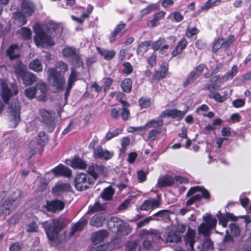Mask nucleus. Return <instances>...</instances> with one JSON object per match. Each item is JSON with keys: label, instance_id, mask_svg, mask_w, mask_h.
<instances>
[{"label": "nucleus", "instance_id": "51", "mask_svg": "<svg viewBox=\"0 0 251 251\" xmlns=\"http://www.w3.org/2000/svg\"><path fill=\"white\" fill-rule=\"evenodd\" d=\"M114 194V189H104L100 194V197L105 201H109L112 199Z\"/></svg>", "mask_w": 251, "mask_h": 251}, {"label": "nucleus", "instance_id": "1", "mask_svg": "<svg viewBox=\"0 0 251 251\" xmlns=\"http://www.w3.org/2000/svg\"><path fill=\"white\" fill-rule=\"evenodd\" d=\"M35 33L33 40L37 47L46 48L54 45L53 38L60 35L61 30L57 24L50 25L44 27L38 26L34 28Z\"/></svg>", "mask_w": 251, "mask_h": 251}, {"label": "nucleus", "instance_id": "35", "mask_svg": "<svg viewBox=\"0 0 251 251\" xmlns=\"http://www.w3.org/2000/svg\"><path fill=\"white\" fill-rule=\"evenodd\" d=\"M87 220L83 219L80 220L77 223L74 225L72 228V231L70 233L71 236H73L74 235L76 232L82 230L85 226L87 225Z\"/></svg>", "mask_w": 251, "mask_h": 251}, {"label": "nucleus", "instance_id": "8", "mask_svg": "<svg viewBox=\"0 0 251 251\" xmlns=\"http://www.w3.org/2000/svg\"><path fill=\"white\" fill-rule=\"evenodd\" d=\"M203 220L205 223H202L199 226V232L205 236H208L210 234V229L215 227L217 224L215 218H212L210 214H206L203 216Z\"/></svg>", "mask_w": 251, "mask_h": 251}, {"label": "nucleus", "instance_id": "55", "mask_svg": "<svg viewBox=\"0 0 251 251\" xmlns=\"http://www.w3.org/2000/svg\"><path fill=\"white\" fill-rule=\"evenodd\" d=\"M55 66V69H56L57 70L60 69L59 72H60L62 74H64L68 69L67 64L61 61L57 62Z\"/></svg>", "mask_w": 251, "mask_h": 251}, {"label": "nucleus", "instance_id": "61", "mask_svg": "<svg viewBox=\"0 0 251 251\" xmlns=\"http://www.w3.org/2000/svg\"><path fill=\"white\" fill-rule=\"evenodd\" d=\"M123 66L124 67V68L123 70V73L124 74L129 75L132 72L133 68L129 62H125L123 64Z\"/></svg>", "mask_w": 251, "mask_h": 251}, {"label": "nucleus", "instance_id": "13", "mask_svg": "<svg viewBox=\"0 0 251 251\" xmlns=\"http://www.w3.org/2000/svg\"><path fill=\"white\" fill-rule=\"evenodd\" d=\"M188 111V108L183 111H180L177 109H167L161 112L157 120H162L163 118L171 117L173 119L177 118V120H181L186 114Z\"/></svg>", "mask_w": 251, "mask_h": 251}, {"label": "nucleus", "instance_id": "56", "mask_svg": "<svg viewBox=\"0 0 251 251\" xmlns=\"http://www.w3.org/2000/svg\"><path fill=\"white\" fill-rule=\"evenodd\" d=\"M36 94V90L33 86L28 87L25 90V96L30 100L34 98Z\"/></svg>", "mask_w": 251, "mask_h": 251}, {"label": "nucleus", "instance_id": "14", "mask_svg": "<svg viewBox=\"0 0 251 251\" xmlns=\"http://www.w3.org/2000/svg\"><path fill=\"white\" fill-rule=\"evenodd\" d=\"M55 177H70L72 174L71 169L63 164L60 163L50 170Z\"/></svg>", "mask_w": 251, "mask_h": 251}, {"label": "nucleus", "instance_id": "12", "mask_svg": "<svg viewBox=\"0 0 251 251\" xmlns=\"http://www.w3.org/2000/svg\"><path fill=\"white\" fill-rule=\"evenodd\" d=\"M9 108L10 111L11 117V119L9 122V126L11 127L14 128L18 125L21 120V107L19 101L11 103Z\"/></svg>", "mask_w": 251, "mask_h": 251}, {"label": "nucleus", "instance_id": "5", "mask_svg": "<svg viewBox=\"0 0 251 251\" xmlns=\"http://www.w3.org/2000/svg\"><path fill=\"white\" fill-rule=\"evenodd\" d=\"M14 73L18 78L22 80L23 84L25 86L31 85L37 81L36 75L26 71L21 62L14 68Z\"/></svg>", "mask_w": 251, "mask_h": 251}, {"label": "nucleus", "instance_id": "40", "mask_svg": "<svg viewBox=\"0 0 251 251\" xmlns=\"http://www.w3.org/2000/svg\"><path fill=\"white\" fill-rule=\"evenodd\" d=\"M168 67L165 65H162L161 69L156 72V74L153 75L154 79L159 80L161 78H165L168 73Z\"/></svg>", "mask_w": 251, "mask_h": 251}, {"label": "nucleus", "instance_id": "10", "mask_svg": "<svg viewBox=\"0 0 251 251\" xmlns=\"http://www.w3.org/2000/svg\"><path fill=\"white\" fill-rule=\"evenodd\" d=\"M41 121L47 126L48 131L52 132L55 127V117L52 115L51 111L46 109H41L39 111Z\"/></svg>", "mask_w": 251, "mask_h": 251}, {"label": "nucleus", "instance_id": "11", "mask_svg": "<svg viewBox=\"0 0 251 251\" xmlns=\"http://www.w3.org/2000/svg\"><path fill=\"white\" fill-rule=\"evenodd\" d=\"M187 196L190 197L186 201V205L189 206L195 201L200 200L201 197L206 199L209 198L210 194L206 189H189Z\"/></svg>", "mask_w": 251, "mask_h": 251}, {"label": "nucleus", "instance_id": "47", "mask_svg": "<svg viewBox=\"0 0 251 251\" xmlns=\"http://www.w3.org/2000/svg\"><path fill=\"white\" fill-rule=\"evenodd\" d=\"M154 126L156 128L151 130L149 133L148 140L151 141H154L156 139L157 135L159 134L161 131V126H156V124H153Z\"/></svg>", "mask_w": 251, "mask_h": 251}, {"label": "nucleus", "instance_id": "15", "mask_svg": "<svg viewBox=\"0 0 251 251\" xmlns=\"http://www.w3.org/2000/svg\"><path fill=\"white\" fill-rule=\"evenodd\" d=\"M87 175L84 173L77 174L75 179V188H90L88 186V179H90Z\"/></svg>", "mask_w": 251, "mask_h": 251}, {"label": "nucleus", "instance_id": "17", "mask_svg": "<svg viewBox=\"0 0 251 251\" xmlns=\"http://www.w3.org/2000/svg\"><path fill=\"white\" fill-rule=\"evenodd\" d=\"M94 154L95 158L107 160L113 157V152L103 150L101 146H99L94 150Z\"/></svg>", "mask_w": 251, "mask_h": 251}, {"label": "nucleus", "instance_id": "20", "mask_svg": "<svg viewBox=\"0 0 251 251\" xmlns=\"http://www.w3.org/2000/svg\"><path fill=\"white\" fill-rule=\"evenodd\" d=\"M21 4V11L26 15L30 16L35 11L36 6L35 4L28 0H22Z\"/></svg>", "mask_w": 251, "mask_h": 251}, {"label": "nucleus", "instance_id": "27", "mask_svg": "<svg viewBox=\"0 0 251 251\" xmlns=\"http://www.w3.org/2000/svg\"><path fill=\"white\" fill-rule=\"evenodd\" d=\"M108 232L106 230H101L95 232L92 236V240L97 244L104 241L108 237Z\"/></svg>", "mask_w": 251, "mask_h": 251}, {"label": "nucleus", "instance_id": "45", "mask_svg": "<svg viewBox=\"0 0 251 251\" xmlns=\"http://www.w3.org/2000/svg\"><path fill=\"white\" fill-rule=\"evenodd\" d=\"M208 97L210 99H214L216 101L222 103L225 101L227 99V95L225 94L223 96L218 93H211L208 95Z\"/></svg>", "mask_w": 251, "mask_h": 251}, {"label": "nucleus", "instance_id": "28", "mask_svg": "<svg viewBox=\"0 0 251 251\" xmlns=\"http://www.w3.org/2000/svg\"><path fill=\"white\" fill-rule=\"evenodd\" d=\"M162 239L163 240V241H161V243L164 242L165 244L168 243H177L181 241V238L175 232L170 231L167 233L165 239Z\"/></svg>", "mask_w": 251, "mask_h": 251}, {"label": "nucleus", "instance_id": "49", "mask_svg": "<svg viewBox=\"0 0 251 251\" xmlns=\"http://www.w3.org/2000/svg\"><path fill=\"white\" fill-rule=\"evenodd\" d=\"M165 42L166 41L165 39L159 38L158 40L154 41L152 43H151L152 49L154 51L158 50L160 48L166 45L165 44Z\"/></svg>", "mask_w": 251, "mask_h": 251}, {"label": "nucleus", "instance_id": "38", "mask_svg": "<svg viewBox=\"0 0 251 251\" xmlns=\"http://www.w3.org/2000/svg\"><path fill=\"white\" fill-rule=\"evenodd\" d=\"M151 46V41H145L140 43L138 45L136 50V53L137 54H144L148 51L149 47Z\"/></svg>", "mask_w": 251, "mask_h": 251}, {"label": "nucleus", "instance_id": "22", "mask_svg": "<svg viewBox=\"0 0 251 251\" xmlns=\"http://www.w3.org/2000/svg\"><path fill=\"white\" fill-rule=\"evenodd\" d=\"M160 205V202L155 199H150L145 200L140 207L141 210L148 211L158 207Z\"/></svg>", "mask_w": 251, "mask_h": 251}, {"label": "nucleus", "instance_id": "33", "mask_svg": "<svg viewBox=\"0 0 251 251\" xmlns=\"http://www.w3.org/2000/svg\"><path fill=\"white\" fill-rule=\"evenodd\" d=\"M104 220L105 217L103 215L100 214H96L91 218L90 224L92 226L100 227Z\"/></svg>", "mask_w": 251, "mask_h": 251}, {"label": "nucleus", "instance_id": "25", "mask_svg": "<svg viewBox=\"0 0 251 251\" xmlns=\"http://www.w3.org/2000/svg\"><path fill=\"white\" fill-rule=\"evenodd\" d=\"M36 90V94L39 95L38 99L40 100H44L46 97L47 91V86L44 82H38L33 86Z\"/></svg>", "mask_w": 251, "mask_h": 251}, {"label": "nucleus", "instance_id": "2", "mask_svg": "<svg viewBox=\"0 0 251 251\" xmlns=\"http://www.w3.org/2000/svg\"><path fill=\"white\" fill-rule=\"evenodd\" d=\"M20 189H16L11 195L10 198L4 201L0 206V215L4 217L15 210L19 205L22 196Z\"/></svg>", "mask_w": 251, "mask_h": 251}, {"label": "nucleus", "instance_id": "42", "mask_svg": "<svg viewBox=\"0 0 251 251\" xmlns=\"http://www.w3.org/2000/svg\"><path fill=\"white\" fill-rule=\"evenodd\" d=\"M78 51L75 48L71 47H65L62 53L64 56H65L68 60L70 59L72 57H73L75 54Z\"/></svg>", "mask_w": 251, "mask_h": 251}, {"label": "nucleus", "instance_id": "29", "mask_svg": "<svg viewBox=\"0 0 251 251\" xmlns=\"http://www.w3.org/2000/svg\"><path fill=\"white\" fill-rule=\"evenodd\" d=\"M71 166L73 168L84 170L86 169L87 164L82 159L76 156L71 161Z\"/></svg>", "mask_w": 251, "mask_h": 251}, {"label": "nucleus", "instance_id": "60", "mask_svg": "<svg viewBox=\"0 0 251 251\" xmlns=\"http://www.w3.org/2000/svg\"><path fill=\"white\" fill-rule=\"evenodd\" d=\"M205 68L207 69L206 65L202 63L194 68L192 71L199 77Z\"/></svg>", "mask_w": 251, "mask_h": 251}, {"label": "nucleus", "instance_id": "53", "mask_svg": "<svg viewBox=\"0 0 251 251\" xmlns=\"http://www.w3.org/2000/svg\"><path fill=\"white\" fill-rule=\"evenodd\" d=\"M224 40L223 39H215L213 44L212 51L213 53H216L218 50L224 46Z\"/></svg>", "mask_w": 251, "mask_h": 251}, {"label": "nucleus", "instance_id": "63", "mask_svg": "<svg viewBox=\"0 0 251 251\" xmlns=\"http://www.w3.org/2000/svg\"><path fill=\"white\" fill-rule=\"evenodd\" d=\"M231 233L234 236H238L240 234V229L239 226L236 224H231L229 226Z\"/></svg>", "mask_w": 251, "mask_h": 251}, {"label": "nucleus", "instance_id": "39", "mask_svg": "<svg viewBox=\"0 0 251 251\" xmlns=\"http://www.w3.org/2000/svg\"><path fill=\"white\" fill-rule=\"evenodd\" d=\"M158 9L159 6L156 3L151 4L140 11V17L142 18L145 15L151 13L152 11Z\"/></svg>", "mask_w": 251, "mask_h": 251}, {"label": "nucleus", "instance_id": "4", "mask_svg": "<svg viewBox=\"0 0 251 251\" xmlns=\"http://www.w3.org/2000/svg\"><path fill=\"white\" fill-rule=\"evenodd\" d=\"M42 225L50 241L60 240L58 232L62 228V224L59 220L54 219L50 221H46L43 223Z\"/></svg>", "mask_w": 251, "mask_h": 251}, {"label": "nucleus", "instance_id": "62", "mask_svg": "<svg viewBox=\"0 0 251 251\" xmlns=\"http://www.w3.org/2000/svg\"><path fill=\"white\" fill-rule=\"evenodd\" d=\"M220 1L221 0H208L201 8L202 10L209 9L212 6L215 5L217 2H220Z\"/></svg>", "mask_w": 251, "mask_h": 251}, {"label": "nucleus", "instance_id": "23", "mask_svg": "<svg viewBox=\"0 0 251 251\" xmlns=\"http://www.w3.org/2000/svg\"><path fill=\"white\" fill-rule=\"evenodd\" d=\"M0 95L4 102L7 104L12 96V91L6 83H2L0 86Z\"/></svg>", "mask_w": 251, "mask_h": 251}, {"label": "nucleus", "instance_id": "24", "mask_svg": "<svg viewBox=\"0 0 251 251\" xmlns=\"http://www.w3.org/2000/svg\"><path fill=\"white\" fill-rule=\"evenodd\" d=\"M6 55L10 60H13L20 57L19 47L15 44L11 45L6 51Z\"/></svg>", "mask_w": 251, "mask_h": 251}, {"label": "nucleus", "instance_id": "32", "mask_svg": "<svg viewBox=\"0 0 251 251\" xmlns=\"http://www.w3.org/2000/svg\"><path fill=\"white\" fill-rule=\"evenodd\" d=\"M29 69L36 73L41 72L43 71V65L41 61L38 58L35 59L29 63Z\"/></svg>", "mask_w": 251, "mask_h": 251}, {"label": "nucleus", "instance_id": "58", "mask_svg": "<svg viewBox=\"0 0 251 251\" xmlns=\"http://www.w3.org/2000/svg\"><path fill=\"white\" fill-rule=\"evenodd\" d=\"M200 32L199 29L195 27H188L186 31V36L188 38H191Z\"/></svg>", "mask_w": 251, "mask_h": 251}, {"label": "nucleus", "instance_id": "18", "mask_svg": "<svg viewBox=\"0 0 251 251\" xmlns=\"http://www.w3.org/2000/svg\"><path fill=\"white\" fill-rule=\"evenodd\" d=\"M153 124H156V126H162L163 125V122L162 120H151L148 123H147L144 126H141L138 127L129 126L128 128V132H133L135 131H141L146 127H152L154 126Z\"/></svg>", "mask_w": 251, "mask_h": 251}, {"label": "nucleus", "instance_id": "3", "mask_svg": "<svg viewBox=\"0 0 251 251\" xmlns=\"http://www.w3.org/2000/svg\"><path fill=\"white\" fill-rule=\"evenodd\" d=\"M48 82L50 85L57 91H63L65 84L63 74L54 68H50L47 71Z\"/></svg>", "mask_w": 251, "mask_h": 251}, {"label": "nucleus", "instance_id": "6", "mask_svg": "<svg viewBox=\"0 0 251 251\" xmlns=\"http://www.w3.org/2000/svg\"><path fill=\"white\" fill-rule=\"evenodd\" d=\"M47 138L44 132L40 131L34 139L29 143V147L30 149L31 155L41 153Z\"/></svg>", "mask_w": 251, "mask_h": 251}, {"label": "nucleus", "instance_id": "48", "mask_svg": "<svg viewBox=\"0 0 251 251\" xmlns=\"http://www.w3.org/2000/svg\"><path fill=\"white\" fill-rule=\"evenodd\" d=\"M104 205L100 204V202L97 201L93 205L89 207L87 213H92L97 211L104 210Z\"/></svg>", "mask_w": 251, "mask_h": 251}, {"label": "nucleus", "instance_id": "59", "mask_svg": "<svg viewBox=\"0 0 251 251\" xmlns=\"http://www.w3.org/2000/svg\"><path fill=\"white\" fill-rule=\"evenodd\" d=\"M50 183V179L45 177H41L39 180L38 188H47Z\"/></svg>", "mask_w": 251, "mask_h": 251}, {"label": "nucleus", "instance_id": "44", "mask_svg": "<svg viewBox=\"0 0 251 251\" xmlns=\"http://www.w3.org/2000/svg\"><path fill=\"white\" fill-rule=\"evenodd\" d=\"M132 80L129 78L125 79L121 82V87L124 92L126 93H130L132 88Z\"/></svg>", "mask_w": 251, "mask_h": 251}, {"label": "nucleus", "instance_id": "52", "mask_svg": "<svg viewBox=\"0 0 251 251\" xmlns=\"http://www.w3.org/2000/svg\"><path fill=\"white\" fill-rule=\"evenodd\" d=\"M139 105L141 108H148L151 107V99L142 97L138 100Z\"/></svg>", "mask_w": 251, "mask_h": 251}, {"label": "nucleus", "instance_id": "46", "mask_svg": "<svg viewBox=\"0 0 251 251\" xmlns=\"http://www.w3.org/2000/svg\"><path fill=\"white\" fill-rule=\"evenodd\" d=\"M238 72V67L236 65H233L230 71H228L222 76V78L225 81L231 79L237 74Z\"/></svg>", "mask_w": 251, "mask_h": 251}, {"label": "nucleus", "instance_id": "50", "mask_svg": "<svg viewBox=\"0 0 251 251\" xmlns=\"http://www.w3.org/2000/svg\"><path fill=\"white\" fill-rule=\"evenodd\" d=\"M131 229L130 228L129 225L123 221V224H122V226H121V227L120 228L119 231H118V232H117L116 234L123 235H127L129 234V233L131 232Z\"/></svg>", "mask_w": 251, "mask_h": 251}, {"label": "nucleus", "instance_id": "36", "mask_svg": "<svg viewBox=\"0 0 251 251\" xmlns=\"http://www.w3.org/2000/svg\"><path fill=\"white\" fill-rule=\"evenodd\" d=\"M99 53L106 60H110L114 57L116 55V51L114 50H101L97 48Z\"/></svg>", "mask_w": 251, "mask_h": 251}, {"label": "nucleus", "instance_id": "26", "mask_svg": "<svg viewBox=\"0 0 251 251\" xmlns=\"http://www.w3.org/2000/svg\"><path fill=\"white\" fill-rule=\"evenodd\" d=\"M195 231L192 229L189 228L184 237L186 244L189 245L191 251L194 250V244L195 242Z\"/></svg>", "mask_w": 251, "mask_h": 251}, {"label": "nucleus", "instance_id": "19", "mask_svg": "<svg viewBox=\"0 0 251 251\" xmlns=\"http://www.w3.org/2000/svg\"><path fill=\"white\" fill-rule=\"evenodd\" d=\"M123 224V221L121 219L113 217L108 221L107 226L110 230L112 232L117 233L119 231V229Z\"/></svg>", "mask_w": 251, "mask_h": 251}, {"label": "nucleus", "instance_id": "54", "mask_svg": "<svg viewBox=\"0 0 251 251\" xmlns=\"http://www.w3.org/2000/svg\"><path fill=\"white\" fill-rule=\"evenodd\" d=\"M174 185L187 184L189 183V180L185 177L182 176L180 175L175 176L174 177Z\"/></svg>", "mask_w": 251, "mask_h": 251}, {"label": "nucleus", "instance_id": "57", "mask_svg": "<svg viewBox=\"0 0 251 251\" xmlns=\"http://www.w3.org/2000/svg\"><path fill=\"white\" fill-rule=\"evenodd\" d=\"M122 132V129L119 128H116L113 131H108L106 134L105 138L106 140H109L121 134Z\"/></svg>", "mask_w": 251, "mask_h": 251}, {"label": "nucleus", "instance_id": "7", "mask_svg": "<svg viewBox=\"0 0 251 251\" xmlns=\"http://www.w3.org/2000/svg\"><path fill=\"white\" fill-rule=\"evenodd\" d=\"M142 235L144 238L143 246L146 249H150L151 247V240L156 241L158 243H161V241H163L160 235L158 232L154 229L150 230H144L142 232Z\"/></svg>", "mask_w": 251, "mask_h": 251}, {"label": "nucleus", "instance_id": "34", "mask_svg": "<svg viewBox=\"0 0 251 251\" xmlns=\"http://www.w3.org/2000/svg\"><path fill=\"white\" fill-rule=\"evenodd\" d=\"M15 23L19 26L23 25L26 24V16L21 12H17L13 14Z\"/></svg>", "mask_w": 251, "mask_h": 251}, {"label": "nucleus", "instance_id": "30", "mask_svg": "<svg viewBox=\"0 0 251 251\" xmlns=\"http://www.w3.org/2000/svg\"><path fill=\"white\" fill-rule=\"evenodd\" d=\"M17 34L22 40L26 41L31 38L32 32L29 28L23 27L17 30Z\"/></svg>", "mask_w": 251, "mask_h": 251}, {"label": "nucleus", "instance_id": "16", "mask_svg": "<svg viewBox=\"0 0 251 251\" xmlns=\"http://www.w3.org/2000/svg\"><path fill=\"white\" fill-rule=\"evenodd\" d=\"M174 176L169 174L161 175L158 179L156 186L159 188L171 187L174 184Z\"/></svg>", "mask_w": 251, "mask_h": 251}, {"label": "nucleus", "instance_id": "37", "mask_svg": "<svg viewBox=\"0 0 251 251\" xmlns=\"http://www.w3.org/2000/svg\"><path fill=\"white\" fill-rule=\"evenodd\" d=\"M219 220V224L223 227H226L229 220H234V216L230 213H227L226 215L222 214L219 211V215H217Z\"/></svg>", "mask_w": 251, "mask_h": 251}, {"label": "nucleus", "instance_id": "21", "mask_svg": "<svg viewBox=\"0 0 251 251\" xmlns=\"http://www.w3.org/2000/svg\"><path fill=\"white\" fill-rule=\"evenodd\" d=\"M45 207L48 211L55 212L64 208V203L61 201L56 200L50 201H48Z\"/></svg>", "mask_w": 251, "mask_h": 251}, {"label": "nucleus", "instance_id": "64", "mask_svg": "<svg viewBox=\"0 0 251 251\" xmlns=\"http://www.w3.org/2000/svg\"><path fill=\"white\" fill-rule=\"evenodd\" d=\"M136 241H130L127 243L126 246V251H136L137 248Z\"/></svg>", "mask_w": 251, "mask_h": 251}, {"label": "nucleus", "instance_id": "43", "mask_svg": "<svg viewBox=\"0 0 251 251\" xmlns=\"http://www.w3.org/2000/svg\"><path fill=\"white\" fill-rule=\"evenodd\" d=\"M68 60L75 68H80L83 66V62L80 58L78 52Z\"/></svg>", "mask_w": 251, "mask_h": 251}, {"label": "nucleus", "instance_id": "31", "mask_svg": "<svg viewBox=\"0 0 251 251\" xmlns=\"http://www.w3.org/2000/svg\"><path fill=\"white\" fill-rule=\"evenodd\" d=\"M219 79L220 76L218 75H215L211 77L209 80L210 83L206 85V90L210 92L218 90L220 86L217 83V81Z\"/></svg>", "mask_w": 251, "mask_h": 251}, {"label": "nucleus", "instance_id": "41", "mask_svg": "<svg viewBox=\"0 0 251 251\" xmlns=\"http://www.w3.org/2000/svg\"><path fill=\"white\" fill-rule=\"evenodd\" d=\"M199 78V76L192 71L189 75H187L185 80L183 83V87H187L189 85L193 83L195 81Z\"/></svg>", "mask_w": 251, "mask_h": 251}, {"label": "nucleus", "instance_id": "9", "mask_svg": "<svg viewBox=\"0 0 251 251\" xmlns=\"http://www.w3.org/2000/svg\"><path fill=\"white\" fill-rule=\"evenodd\" d=\"M106 168L103 165L98 164H93L88 167L87 173L91 176L88 179V183L93 184L98 179L99 175H103Z\"/></svg>", "mask_w": 251, "mask_h": 251}]
</instances>
